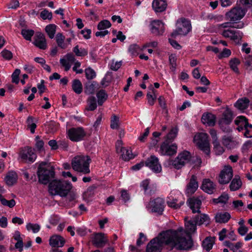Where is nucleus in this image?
Listing matches in <instances>:
<instances>
[{"instance_id":"obj_1","label":"nucleus","mask_w":252,"mask_h":252,"mask_svg":"<svg viewBox=\"0 0 252 252\" xmlns=\"http://www.w3.org/2000/svg\"><path fill=\"white\" fill-rule=\"evenodd\" d=\"M175 234L171 229L161 232L148 244L146 252H160L164 245L169 246L171 250L175 248L179 250L181 246L177 245L174 241Z\"/></svg>"},{"instance_id":"obj_2","label":"nucleus","mask_w":252,"mask_h":252,"mask_svg":"<svg viewBox=\"0 0 252 252\" xmlns=\"http://www.w3.org/2000/svg\"><path fill=\"white\" fill-rule=\"evenodd\" d=\"M196 225L193 220H190L186 223L185 229L182 227L179 228L176 230L171 229V231L175 234V238L173 239L176 243L181 246L179 250H187L192 247L193 240L191 238V234L195 231Z\"/></svg>"},{"instance_id":"obj_3","label":"nucleus","mask_w":252,"mask_h":252,"mask_svg":"<svg viewBox=\"0 0 252 252\" xmlns=\"http://www.w3.org/2000/svg\"><path fill=\"white\" fill-rule=\"evenodd\" d=\"M37 175L40 183L47 184L54 178V168L46 162H41L39 164Z\"/></svg>"},{"instance_id":"obj_4","label":"nucleus","mask_w":252,"mask_h":252,"mask_svg":"<svg viewBox=\"0 0 252 252\" xmlns=\"http://www.w3.org/2000/svg\"><path fill=\"white\" fill-rule=\"evenodd\" d=\"M90 158L85 155H80L75 156L72 160L71 164L73 170L83 174L90 172L89 168Z\"/></svg>"},{"instance_id":"obj_5","label":"nucleus","mask_w":252,"mask_h":252,"mask_svg":"<svg viewBox=\"0 0 252 252\" xmlns=\"http://www.w3.org/2000/svg\"><path fill=\"white\" fill-rule=\"evenodd\" d=\"M71 189L70 183L60 180H54L49 186V191L52 195H60L65 196Z\"/></svg>"},{"instance_id":"obj_6","label":"nucleus","mask_w":252,"mask_h":252,"mask_svg":"<svg viewBox=\"0 0 252 252\" xmlns=\"http://www.w3.org/2000/svg\"><path fill=\"white\" fill-rule=\"evenodd\" d=\"M176 25V29L171 33V36L173 38L178 35H186L191 29L190 21L184 18L178 20Z\"/></svg>"},{"instance_id":"obj_7","label":"nucleus","mask_w":252,"mask_h":252,"mask_svg":"<svg viewBox=\"0 0 252 252\" xmlns=\"http://www.w3.org/2000/svg\"><path fill=\"white\" fill-rule=\"evenodd\" d=\"M208 137V136L206 133H200L194 136V140L199 149L209 155L210 154V148Z\"/></svg>"},{"instance_id":"obj_8","label":"nucleus","mask_w":252,"mask_h":252,"mask_svg":"<svg viewBox=\"0 0 252 252\" xmlns=\"http://www.w3.org/2000/svg\"><path fill=\"white\" fill-rule=\"evenodd\" d=\"M191 155L189 152L184 151L180 153L172 162V165L177 169H181L186 163H189Z\"/></svg>"},{"instance_id":"obj_9","label":"nucleus","mask_w":252,"mask_h":252,"mask_svg":"<svg viewBox=\"0 0 252 252\" xmlns=\"http://www.w3.org/2000/svg\"><path fill=\"white\" fill-rule=\"evenodd\" d=\"M21 159L25 162H33L36 158V155L34 150L29 147H26L22 149L19 153Z\"/></svg>"},{"instance_id":"obj_10","label":"nucleus","mask_w":252,"mask_h":252,"mask_svg":"<svg viewBox=\"0 0 252 252\" xmlns=\"http://www.w3.org/2000/svg\"><path fill=\"white\" fill-rule=\"evenodd\" d=\"M67 134L69 138L71 141L78 142L83 140L86 133L82 127H79L69 129L67 132Z\"/></svg>"},{"instance_id":"obj_11","label":"nucleus","mask_w":252,"mask_h":252,"mask_svg":"<svg viewBox=\"0 0 252 252\" xmlns=\"http://www.w3.org/2000/svg\"><path fill=\"white\" fill-rule=\"evenodd\" d=\"M245 14V10L240 7H234L225 14V18L230 21L242 19Z\"/></svg>"},{"instance_id":"obj_12","label":"nucleus","mask_w":252,"mask_h":252,"mask_svg":"<svg viewBox=\"0 0 252 252\" xmlns=\"http://www.w3.org/2000/svg\"><path fill=\"white\" fill-rule=\"evenodd\" d=\"M233 177L232 168L230 166H225L219 175V182L220 184H228Z\"/></svg>"},{"instance_id":"obj_13","label":"nucleus","mask_w":252,"mask_h":252,"mask_svg":"<svg viewBox=\"0 0 252 252\" xmlns=\"http://www.w3.org/2000/svg\"><path fill=\"white\" fill-rule=\"evenodd\" d=\"M145 164L155 173H160L161 171V166L158 162V159L155 156H151L149 158L145 161Z\"/></svg>"},{"instance_id":"obj_14","label":"nucleus","mask_w":252,"mask_h":252,"mask_svg":"<svg viewBox=\"0 0 252 252\" xmlns=\"http://www.w3.org/2000/svg\"><path fill=\"white\" fill-rule=\"evenodd\" d=\"M170 141L165 140L160 146L161 153L163 155L172 156L176 153L177 147L175 144L169 145Z\"/></svg>"},{"instance_id":"obj_15","label":"nucleus","mask_w":252,"mask_h":252,"mask_svg":"<svg viewBox=\"0 0 252 252\" xmlns=\"http://www.w3.org/2000/svg\"><path fill=\"white\" fill-rule=\"evenodd\" d=\"M151 31L155 35L163 34L164 31V24L160 20H154L151 23Z\"/></svg>"},{"instance_id":"obj_16","label":"nucleus","mask_w":252,"mask_h":252,"mask_svg":"<svg viewBox=\"0 0 252 252\" xmlns=\"http://www.w3.org/2000/svg\"><path fill=\"white\" fill-rule=\"evenodd\" d=\"M149 205L152 208V211L161 215L164 210V201L160 198H157L150 201Z\"/></svg>"},{"instance_id":"obj_17","label":"nucleus","mask_w":252,"mask_h":252,"mask_svg":"<svg viewBox=\"0 0 252 252\" xmlns=\"http://www.w3.org/2000/svg\"><path fill=\"white\" fill-rule=\"evenodd\" d=\"M92 243L97 247H102L107 242L104 234L98 233L94 234L92 236Z\"/></svg>"},{"instance_id":"obj_18","label":"nucleus","mask_w":252,"mask_h":252,"mask_svg":"<svg viewBox=\"0 0 252 252\" xmlns=\"http://www.w3.org/2000/svg\"><path fill=\"white\" fill-rule=\"evenodd\" d=\"M75 61V58L72 54H67L60 59V63L64 68L65 71H68Z\"/></svg>"},{"instance_id":"obj_19","label":"nucleus","mask_w":252,"mask_h":252,"mask_svg":"<svg viewBox=\"0 0 252 252\" xmlns=\"http://www.w3.org/2000/svg\"><path fill=\"white\" fill-rule=\"evenodd\" d=\"M64 243L63 238L58 235H54L49 239V245L54 249L63 247Z\"/></svg>"},{"instance_id":"obj_20","label":"nucleus","mask_w":252,"mask_h":252,"mask_svg":"<svg viewBox=\"0 0 252 252\" xmlns=\"http://www.w3.org/2000/svg\"><path fill=\"white\" fill-rule=\"evenodd\" d=\"M34 44L41 49H45L46 47V41L44 34L41 32H37L34 36Z\"/></svg>"},{"instance_id":"obj_21","label":"nucleus","mask_w":252,"mask_h":252,"mask_svg":"<svg viewBox=\"0 0 252 252\" xmlns=\"http://www.w3.org/2000/svg\"><path fill=\"white\" fill-rule=\"evenodd\" d=\"M167 6L166 0H154L152 7L156 12H162L165 10Z\"/></svg>"},{"instance_id":"obj_22","label":"nucleus","mask_w":252,"mask_h":252,"mask_svg":"<svg viewBox=\"0 0 252 252\" xmlns=\"http://www.w3.org/2000/svg\"><path fill=\"white\" fill-rule=\"evenodd\" d=\"M188 202L189 204L190 208L192 210V213H200V208L201 205V201L198 198L192 197L188 199Z\"/></svg>"},{"instance_id":"obj_23","label":"nucleus","mask_w":252,"mask_h":252,"mask_svg":"<svg viewBox=\"0 0 252 252\" xmlns=\"http://www.w3.org/2000/svg\"><path fill=\"white\" fill-rule=\"evenodd\" d=\"M201 121L203 124L212 126L215 125L216 117L211 113H204L202 115Z\"/></svg>"},{"instance_id":"obj_24","label":"nucleus","mask_w":252,"mask_h":252,"mask_svg":"<svg viewBox=\"0 0 252 252\" xmlns=\"http://www.w3.org/2000/svg\"><path fill=\"white\" fill-rule=\"evenodd\" d=\"M239 33L232 30H224L222 31L221 35L225 38H229L231 40H236L242 38V36L238 35Z\"/></svg>"},{"instance_id":"obj_25","label":"nucleus","mask_w":252,"mask_h":252,"mask_svg":"<svg viewBox=\"0 0 252 252\" xmlns=\"http://www.w3.org/2000/svg\"><path fill=\"white\" fill-rule=\"evenodd\" d=\"M198 183L196 181V177L192 175L189 182L187 185V192L189 194H192L196 191L198 188Z\"/></svg>"},{"instance_id":"obj_26","label":"nucleus","mask_w":252,"mask_h":252,"mask_svg":"<svg viewBox=\"0 0 252 252\" xmlns=\"http://www.w3.org/2000/svg\"><path fill=\"white\" fill-rule=\"evenodd\" d=\"M18 180V175L14 171L8 172L4 178V181L8 186H12L16 183Z\"/></svg>"},{"instance_id":"obj_27","label":"nucleus","mask_w":252,"mask_h":252,"mask_svg":"<svg viewBox=\"0 0 252 252\" xmlns=\"http://www.w3.org/2000/svg\"><path fill=\"white\" fill-rule=\"evenodd\" d=\"M201 188L204 191L209 194L213 193L215 189L214 183L209 179H206L203 180Z\"/></svg>"},{"instance_id":"obj_28","label":"nucleus","mask_w":252,"mask_h":252,"mask_svg":"<svg viewBox=\"0 0 252 252\" xmlns=\"http://www.w3.org/2000/svg\"><path fill=\"white\" fill-rule=\"evenodd\" d=\"M222 118L219 121L220 124L221 123L225 125H229L232 121L233 119V113L232 111L227 108L223 113Z\"/></svg>"},{"instance_id":"obj_29","label":"nucleus","mask_w":252,"mask_h":252,"mask_svg":"<svg viewBox=\"0 0 252 252\" xmlns=\"http://www.w3.org/2000/svg\"><path fill=\"white\" fill-rule=\"evenodd\" d=\"M242 184V182L239 176L235 175L234 178L232 180L229 186L230 189L231 191L237 190L241 187Z\"/></svg>"},{"instance_id":"obj_30","label":"nucleus","mask_w":252,"mask_h":252,"mask_svg":"<svg viewBox=\"0 0 252 252\" xmlns=\"http://www.w3.org/2000/svg\"><path fill=\"white\" fill-rule=\"evenodd\" d=\"M230 215L227 212L220 213L216 214V221L219 223L227 222L230 219Z\"/></svg>"},{"instance_id":"obj_31","label":"nucleus","mask_w":252,"mask_h":252,"mask_svg":"<svg viewBox=\"0 0 252 252\" xmlns=\"http://www.w3.org/2000/svg\"><path fill=\"white\" fill-rule=\"evenodd\" d=\"M215 237H207L202 242V246L204 250L209 252L215 243Z\"/></svg>"},{"instance_id":"obj_32","label":"nucleus","mask_w":252,"mask_h":252,"mask_svg":"<svg viewBox=\"0 0 252 252\" xmlns=\"http://www.w3.org/2000/svg\"><path fill=\"white\" fill-rule=\"evenodd\" d=\"M222 144L227 148L231 149L236 145L237 142L231 136H224L222 138Z\"/></svg>"},{"instance_id":"obj_33","label":"nucleus","mask_w":252,"mask_h":252,"mask_svg":"<svg viewBox=\"0 0 252 252\" xmlns=\"http://www.w3.org/2000/svg\"><path fill=\"white\" fill-rule=\"evenodd\" d=\"M249 103V99L244 97L238 100L235 104V106L239 110H244L248 107Z\"/></svg>"},{"instance_id":"obj_34","label":"nucleus","mask_w":252,"mask_h":252,"mask_svg":"<svg viewBox=\"0 0 252 252\" xmlns=\"http://www.w3.org/2000/svg\"><path fill=\"white\" fill-rule=\"evenodd\" d=\"M99 88V84L96 82H93L86 86L85 92L88 94H93Z\"/></svg>"},{"instance_id":"obj_35","label":"nucleus","mask_w":252,"mask_h":252,"mask_svg":"<svg viewBox=\"0 0 252 252\" xmlns=\"http://www.w3.org/2000/svg\"><path fill=\"white\" fill-rule=\"evenodd\" d=\"M97 107L96 100L94 96H91L87 100L86 109L89 111H94Z\"/></svg>"},{"instance_id":"obj_36","label":"nucleus","mask_w":252,"mask_h":252,"mask_svg":"<svg viewBox=\"0 0 252 252\" xmlns=\"http://www.w3.org/2000/svg\"><path fill=\"white\" fill-rule=\"evenodd\" d=\"M57 28V26L53 24L46 26L45 30L50 38L53 39L54 37Z\"/></svg>"},{"instance_id":"obj_37","label":"nucleus","mask_w":252,"mask_h":252,"mask_svg":"<svg viewBox=\"0 0 252 252\" xmlns=\"http://www.w3.org/2000/svg\"><path fill=\"white\" fill-rule=\"evenodd\" d=\"M194 222L199 225L202 224L204 222H208L209 223V218L205 214H201L197 215L193 218Z\"/></svg>"},{"instance_id":"obj_38","label":"nucleus","mask_w":252,"mask_h":252,"mask_svg":"<svg viewBox=\"0 0 252 252\" xmlns=\"http://www.w3.org/2000/svg\"><path fill=\"white\" fill-rule=\"evenodd\" d=\"M98 105H101L106 100L108 95L104 90H101L96 94Z\"/></svg>"},{"instance_id":"obj_39","label":"nucleus","mask_w":252,"mask_h":252,"mask_svg":"<svg viewBox=\"0 0 252 252\" xmlns=\"http://www.w3.org/2000/svg\"><path fill=\"white\" fill-rule=\"evenodd\" d=\"M57 43L59 47L65 49L67 44L64 42L65 37L61 33H58L56 36Z\"/></svg>"},{"instance_id":"obj_40","label":"nucleus","mask_w":252,"mask_h":252,"mask_svg":"<svg viewBox=\"0 0 252 252\" xmlns=\"http://www.w3.org/2000/svg\"><path fill=\"white\" fill-rule=\"evenodd\" d=\"M72 88L75 93L81 94L82 92V85L80 81L78 79L74 80L72 82Z\"/></svg>"},{"instance_id":"obj_41","label":"nucleus","mask_w":252,"mask_h":252,"mask_svg":"<svg viewBox=\"0 0 252 252\" xmlns=\"http://www.w3.org/2000/svg\"><path fill=\"white\" fill-rule=\"evenodd\" d=\"M121 158L123 159L126 161L134 158L132 152L130 149L125 148L121 153Z\"/></svg>"},{"instance_id":"obj_42","label":"nucleus","mask_w":252,"mask_h":252,"mask_svg":"<svg viewBox=\"0 0 252 252\" xmlns=\"http://www.w3.org/2000/svg\"><path fill=\"white\" fill-rule=\"evenodd\" d=\"M34 33V31L29 29H23L21 31V34L24 38L29 41H31L32 37Z\"/></svg>"},{"instance_id":"obj_43","label":"nucleus","mask_w":252,"mask_h":252,"mask_svg":"<svg viewBox=\"0 0 252 252\" xmlns=\"http://www.w3.org/2000/svg\"><path fill=\"white\" fill-rule=\"evenodd\" d=\"M28 231H32L33 233L38 232L40 229V226L37 223H28L26 225Z\"/></svg>"},{"instance_id":"obj_44","label":"nucleus","mask_w":252,"mask_h":252,"mask_svg":"<svg viewBox=\"0 0 252 252\" xmlns=\"http://www.w3.org/2000/svg\"><path fill=\"white\" fill-rule=\"evenodd\" d=\"M150 181L149 180H145L143 182V187L145 191L151 194L154 192V188L153 186L149 185Z\"/></svg>"},{"instance_id":"obj_45","label":"nucleus","mask_w":252,"mask_h":252,"mask_svg":"<svg viewBox=\"0 0 252 252\" xmlns=\"http://www.w3.org/2000/svg\"><path fill=\"white\" fill-rule=\"evenodd\" d=\"M234 122L236 125H241L244 126V128L249 124L248 119L243 116L238 117Z\"/></svg>"},{"instance_id":"obj_46","label":"nucleus","mask_w":252,"mask_h":252,"mask_svg":"<svg viewBox=\"0 0 252 252\" xmlns=\"http://www.w3.org/2000/svg\"><path fill=\"white\" fill-rule=\"evenodd\" d=\"M0 201L3 205L8 206L10 208L13 207L16 204L15 201L14 199L7 200L4 198L1 195H0Z\"/></svg>"},{"instance_id":"obj_47","label":"nucleus","mask_w":252,"mask_h":252,"mask_svg":"<svg viewBox=\"0 0 252 252\" xmlns=\"http://www.w3.org/2000/svg\"><path fill=\"white\" fill-rule=\"evenodd\" d=\"M111 26L110 22L107 20H103L100 21L98 25L97 29L99 31L105 30Z\"/></svg>"},{"instance_id":"obj_48","label":"nucleus","mask_w":252,"mask_h":252,"mask_svg":"<svg viewBox=\"0 0 252 252\" xmlns=\"http://www.w3.org/2000/svg\"><path fill=\"white\" fill-rule=\"evenodd\" d=\"M140 47L136 44H131L128 48V52L132 56H136L138 54Z\"/></svg>"},{"instance_id":"obj_49","label":"nucleus","mask_w":252,"mask_h":252,"mask_svg":"<svg viewBox=\"0 0 252 252\" xmlns=\"http://www.w3.org/2000/svg\"><path fill=\"white\" fill-rule=\"evenodd\" d=\"M35 140V147L36 150L39 152H43L44 151L43 141L40 139L38 136L36 137Z\"/></svg>"},{"instance_id":"obj_50","label":"nucleus","mask_w":252,"mask_h":252,"mask_svg":"<svg viewBox=\"0 0 252 252\" xmlns=\"http://www.w3.org/2000/svg\"><path fill=\"white\" fill-rule=\"evenodd\" d=\"M119 118L116 115H113L111 119V128L112 129H118L119 126Z\"/></svg>"},{"instance_id":"obj_51","label":"nucleus","mask_w":252,"mask_h":252,"mask_svg":"<svg viewBox=\"0 0 252 252\" xmlns=\"http://www.w3.org/2000/svg\"><path fill=\"white\" fill-rule=\"evenodd\" d=\"M240 63L239 60L237 58H234L229 62L230 68L236 73H239L237 65Z\"/></svg>"},{"instance_id":"obj_52","label":"nucleus","mask_w":252,"mask_h":252,"mask_svg":"<svg viewBox=\"0 0 252 252\" xmlns=\"http://www.w3.org/2000/svg\"><path fill=\"white\" fill-rule=\"evenodd\" d=\"M73 52L77 56H84L88 54V51L84 48H79L78 45L73 48Z\"/></svg>"},{"instance_id":"obj_53","label":"nucleus","mask_w":252,"mask_h":252,"mask_svg":"<svg viewBox=\"0 0 252 252\" xmlns=\"http://www.w3.org/2000/svg\"><path fill=\"white\" fill-rule=\"evenodd\" d=\"M27 123L28 127L30 128L31 133H34L36 125L33 123V118L32 117H29L27 119Z\"/></svg>"},{"instance_id":"obj_54","label":"nucleus","mask_w":252,"mask_h":252,"mask_svg":"<svg viewBox=\"0 0 252 252\" xmlns=\"http://www.w3.org/2000/svg\"><path fill=\"white\" fill-rule=\"evenodd\" d=\"M178 129L177 127L172 128L170 131L168 133V134L166 136V139L165 140H167V141H170L171 140L174 139L177 134Z\"/></svg>"},{"instance_id":"obj_55","label":"nucleus","mask_w":252,"mask_h":252,"mask_svg":"<svg viewBox=\"0 0 252 252\" xmlns=\"http://www.w3.org/2000/svg\"><path fill=\"white\" fill-rule=\"evenodd\" d=\"M86 77L88 79H93L96 76L95 72L91 67H88L85 69Z\"/></svg>"},{"instance_id":"obj_56","label":"nucleus","mask_w":252,"mask_h":252,"mask_svg":"<svg viewBox=\"0 0 252 252\" xmlns=\"http://www.w3.org/2000/svg\"><path fill=\"white\" fill-rule=\"evenodd\" d=\"M40 16L43 20H51L52 18V12H49L47 9H44L40 13Z\"/></svg>"},{"instance_id":"obj_57","label":"nucleus","mask_w":252,"mask_h":252,"mask_svg":"<svg viewBox=\"0 0 252 252\" xmlns=\"http://www.w3.org/2000/svg\"><path fill=\"white\" fill-rule=\"evenodd\" d=\"M202 163V160L200 158L198 157H191L189 161L191 164H194L195 166H200Z\"/></svg>"},{"instance_id":"obj_58","label":"nucleus","mask_w":252,"mask_h":252,"mask_svg":"<svg viewBox=\"0 0 252 252\" xmlns=\"http://www.w3.org/2000/svg\"><path fill=\"white\" fill-rule=\"evenodd\" d=\"M244 136L248 138L252 137V125L248 124L245 127Z\"/></svg>"},{"instance_id":"obj_59","label":"nucleus","mask_w":252,"mask_h":252,"mask_svg":"<svg viewBox=\"0 0 252 252\" xmlns=\"http://www.w3.org/2000/svg\"><path fill=\"white\" fill-rule=\"evenodd\" d=\"M20 74V70L19 69H16L15 70L14 72L12 74V82L18 84L19 83V75Z\"/></svg>"},{"instance_id":"obj_60","label":"nucleus","mask_w":252,"mask_h":252,"mask_svg":"<svg viewBox=\"0 0 252 252\" xmlns=\"http://www.w3.org/2000/svg\"><path fill=\"white\" fill-rule=\"evenodd\" d=\"M169 62L172 71H174L176 68V58L175 56L171 55L169 56Z\"/></svg>"},{"instance_id":"obj_61","label":"nucleus","mask_w":252,"mask_h":252,"mask_svg":"<svg viewBox=\"0 0 252 252\" xmlns=\"http://www.w3.org/2000/svg\"><path fill=\"white\" fill-rule=\"evenodd\" d=\"M176 199L168 201L167 202V204L169 207L177 209L181 207V206L184 204V202L180 203V204H177L176 203Z\"/></svg>"},{"instance_id":"obj_62","label":"nucleus","mask_w":252,"mask_h":252,"mask_svg":"<svg viewBox=\"0 0 252 252\" xmlns=\"http://www.w3.org/2000/svg\"><path fill=\"white\" fill-rule=\"evenodd\" d=\"M1 55L3 58L7 60H10L13 57L12 53L6 49L2 50L1 52Z\"/></svg>"},{"instance_id":"obj_63","label":"nucleus","mask_w":252,"mask_h":252,"mask_svg":"<svg viewBox=\"0 0 252 252\" xmlns=\"http://www.w3.org/2000/svg\"><path fill=\"white\" fill-rule=\"evenodd\" d=\"M230 55L231 51L228 49L225 48L223 49V51L219 55L218 58L221 59L222 58L228 57Z\"/></svg>"},{"instance_id":"obj_64","label":"nucleus","mask_w":252,"mask_h":252,"mask_svg":"<svg viewBox=\"0 0 252 252\" xmlns=\"http://www.w3.org/2000/svg\"><path fill=\"white\" fill-rule=\"evenodd\" d=\"M159 105L163 109H166V101L162 96H160L158 98Z\"/></svg>"}]
</instances>
